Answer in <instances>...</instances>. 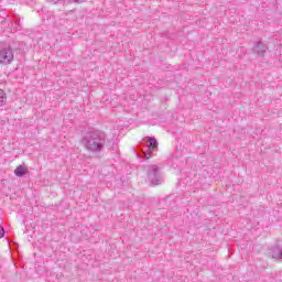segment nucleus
I'll return each instance as SVG.
<instances>
[{"mask_svg": "<svg viewBox=\"0 0 282 282\" xmlns=\"http://www.w3.org/2000/svg\"><path fill=\"white\" fill-rule=\"evenodd\" d=\"M4 236H6V229H3V227L0 226V239H3Z\"/></svg>", "mask_w": 282, "mask_h": 282, "instance_id": "obj_11", "label": "nucleus"}, {"mask_svg": "<svg viewBox=\"0 0 282 282\" xmlns=\"http://www.w3.org/2000/svg\"><path fill=\"white\" fill-rule=\"evenodd\" d=\"M14 175L17 177H24V175H28V169L23 165H19L15 170H14Z\"/></svg>", "mask_w": 282, "mask_h": 282, "instance_id": "obj_8", "label": "nucleus"}, {"mask_svg": "<svg viewBox=\"0 0 282 282\" xmlns=\"http://www.w3.org/2000/svg\"><path fill=\"white\" fill-rule=\"evenodd\" d=\"M7 100L8 97L6 96V91H3V89H0V107H3Z\"/></svg>", "mask_w": 282, "mask_h": 282, "instance_id": "obj_9", "label": "nucleus"}, {"mask_svg": "<svg viewBox=\"0 0 282 282\" xmlns=\"http://www.w3.org/2000/svg\"><path fill=\"white\" fill-rule=\"evenodd\" d=\"M272 259H282V245L276 243L270 249Z\"/></svg>", "mask_w": 282, "mask_h": 282, "instance_id": "obj_7", "label": "nucleus"}, {"mask_svg": "<svg viewBox=\"0 0 282 282\" xmlns=\"http://www.w3.org/2000/svg\"><path fill=\"white\" fill-rule=\"evenodd\" d=\"M68 3H85L87 0H67Z\"/></svg>", "mask_w": 282, "mask_h": 282, "instance_id": "obj_10", "label": "nucleus"}, {"mask_svg": "<svg viewBox=\"0 0 282 282\" xmlns=\"http://www.w3.org/2000/svg\"><path fill=\"white\" fill-rule=\"evenodd\" d=\"M82 144L90 153H100L105 151L107 134L100 130L88 131L83 135Z\"/></svg>", "mask_w": 282, "mask_h": 282, "instance_id": "obj_1", "label": "nucleus"}, {"mask_svg": "<svg viewBox=\"0 0 282 282\" xmlns=\"http://www.w3.org/2000/svg\"><path fill=\"white\" fill-rule=\"evenodd\" d=\"M153 151H158V139L155 137H144L137 145L135 154L141 160H151Z\"/></svg>", "mask_w": 282, "mask_h": 282, "instance_id": "obj_2", "label": "nucleus"}, {"mask_svg": "<svg viewBox=\"0 0 282 282\" xmlns=\"http://www.w3.org/2000/svg\"><path fill=\"white\" fill-rule=\"evenodd\" d=\"M7 47L14 54V52H21L24 50L25 43L13 41Z\"/></svg>", "mask_w": 282, "mask_h": 282, "instance_id": "obj_5", "label": "nucleus"}, {"mask_svg": "<svg viewBox=\"0 0 282 282\" xmlns=\"http://www.w3.org/2000/svg\"><path fill=\"white\" fill-rule=\"evenodd\" d=\"M148 180L151 186H160L162 184V174H160V167L158 165L148 166Z\"/></svg>", "mask_w": 282, "mask_h": 282, "instance_id": "obj_3", "label": "nucleus"}, {"mask_svg": "<svg viewBox=\"0 0 282 282\" xmlns=\"http://www.w3.org/2000/svg\"><path fill=\"white\" fill-rule=\"evenodd\" d=\"M253 52L258 56H265V52H268V46H265V44H263L262 42H258L257 44H254Z\"/></svg>", "mask_w": 282, "mask_h": 282, "instance_id": "obj_6", "label": "nucleus"}, {"mask_svg": "<svg viewBox=\"0 0 282 282\" xmlns=\"http://www.w3.org/2000/svg\"><path fill=\"white\" fill-rule=\"evenodd\" d=\"M14 61V53L9 47L0 48V65H11Z\"/></svg>", "mask_w": 282, "mask_h": 282, "instance_id": "obj_4", "label": "nucleus"}]
</instances>
